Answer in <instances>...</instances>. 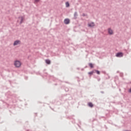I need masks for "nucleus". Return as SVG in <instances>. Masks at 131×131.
<instances>
[{
    "mask_svg": "<svg viewBox=\"0 0 131 131\" xmlns=\"http://www.w3.org/2000/svg\"><path fill=\"white\" fill-rule=\"evenodd\" d=\"M14 66L17 68H19V67H20V66H21V62L19 60H16L14 62Z\"/></svg>",
    "mask_w": 131,
    "mask_h": 131,
    "instance_id": "nucleus-1",
    "label": "nucleus"
},
{
    "mask_svg": "<svg viewBox=\"0 0 131 131\" xmlns=\"http://www.w3.org/2000/svg\"><path fill=\"white\" fill-rule=\"evenodd\" d=\"M30 130H29V129H28V130H27L26 131H30Z\"/></svg>",
    "mask_w": 131,
    "mask_h": 131,
    "instance_id": "nucleus-21",
    "label": "nucleus"
},
{
    "mask_svg": "<svg viewBox=\"0 0 131 131\" xmlns=\"http://www.w3.org/2000/svg\"><path fill=\"white\" fill-rule=\"evenodd\" d=\"M39 2V0H35V3H38Z\"/></svg>",
    "mask_w": 131,
    "mask_h": 131,
    "instance_id": "nucleus-14",
    "label": "nucleus"
},
{
    "mask_svg": "<svg viewBox=\"0 0 131 131\" xmlns=\"http://www.w3.org/2000/svg\"><path fill=\"white\" fill-rule=\"evenodd\" d=\"M95 23L91 22L88 23V27H95Z\"/></svg>",
    "mask_w": 131,
    "mask_h": 131,
    "instance_id": "nucleus-3",
    "label": "nucleus"
},
{
    "mask_svg": "<svg viewBox=\"0 0 131 131\" xmlns=\"http://www.w3.org/2000/svg\"><path fill=\"white\" fill-rule=\"evenodd\" d=\"M116 57H117L118 58H121L122 57H123V53H122V52H118L116 54Z\"/></svg>",
    "mask_w": 131,
    "mask_h": 131,
    "instance_id": "nucleus-2",
    "label": "nucleus"
},
{
    "mask_svg": "<svg viewBox=\"0 0 131 131\" xmlns=\"http://www.w3.org/2000/svg\"><path fill=\"white\" fill-rule=\"evenodd\" d=\"M55 85H57V84H55Z\"/></svg>",
    "mask_w": 131,
    "mask_h": 131,
    "instance_id": "nucleus-22",
    "label": "nucleus"
},
{
    "mask_svg": "<svg viewBox=\"0 0 131 131\" xmlns=\"http://www.w3.org/2000/svg\"><path fill=\"white\" fill-rule=\"evenodd\" d=\"M64 23L66 25L69 24L70 23V20H69L68 18H66L64 20Z\"/></svg>",
    "mask_w": 131,
    "mask_h": 131,
    "instance_id": "nucleus-5",
    "label": "nucleus"
},
{
    "mask_svg": "<svg viewBox=\"0 0 131 131\" xmlns=\"http://www.w3.org/2000/svg\"><path fill=\"white\" fill-rule=\"evenodd\" d=\"M110 35H112V34H113V33H109Z\"/></svg>",
    "mask_w": 131,
    "mask_h": 131,
    "instance_id": "nucleus-17",
    "label": "nucleus"
},
{
    "mask_svg": "<svg viewBox=\"0 0 131 131\" xmlns=\"http://www.w3.org/2000/svg\"><path fill=\"white\" fill-rule=\"evenodd\" d=\"M108 33H113V31L111 29H108Z\"/></svg>",
    "mask_w": 131,
    "mask_h": 131,
    "instance_id": "nucleus-13",
    "label": "nucleus"
},
{
    "mask_svg": "<svg viewBox=\"0 0 131 131\" xmlns=\"http://www.w3.org/2000/svg\"><path fill=\"white\" fill-rule=\"evenodd\" d=\"M66 6L67 8H68V7H70V5L69 4V2H66Z\"/></svg>",
    "mask_w": 131,
    "mask_h": 131,
    "instance_id": "nucleus-12",
    "label": "nucleus"
},
{
    "mask_svg": "<svg viewBox=\"0 0 131 131\" xmlns=\"http://www.w3.org/2000/svg\"><path fill=\"white\" fill-rule=\"evenodd\" d=\"M45 62L48 65H50V64H51V60L50 59H46Z\"/></svg>",
    "mask_w": 131,
    "mask_h": 131,
    "instance_id": "nucleus-9",
    "label": "nucleus"
},
{
    "mask_svg": "<svg viewBox=\"0 0 131 131\" xmlns=\"http://www.w3.org/2000/svg\"><path fill=\"white\" fill-rule=\"evenodd\" d=\"M35 116H37V113H35Z\"/></svg>",
    "mask_w": 131,
    "mask_h": 131,
    "instance_id": "nucleus-20",
    "label": "nucleus"
},
{
    "mask_svg": "<svg viewBox=\"0 0 131 131\" xmlns=\"http://www.w3.org/2000/svg\"><path fill=\"white\" fill-rule=\"evenodd\" d=\"M101 94H104V91H101Z\"/></svg>",
    "mask_w": 131,
    "mask_h": 131,
    "instance_id": "nucleus-16",
    "label": "nucleus"
},
{
    "mask_svg": "<svg viewBox=\"0 0 131 131\" xmlns=\"http://www.w3.org/2000/svg\"><path fill=\"white\" fill-rule=\"evenodd\" d=\"M128 92L131 93V88L128 90Z\"/></svg>",
    "mask_w": 131,
    "mask_h": 131,
    "instance_id": "nucleus-15",
    "label": "nucleus"
},
{
    "mask_svg": "<svg viewBox=\"0 0 131 131\" xmlns=\"http://www.w3.org/2000/svg\"><path fill=\"white\" fill-rule=\"evenodd\" d=\"M23 20H24V17L22 16L19 17L18 21L20 22V23H22Z\"/></svg>",
    "mask_w": 131,
    "mask_h": 131,
    "instance_id": "nucleus-6",
    "label": "nucleus"
},
{
    "mask_svg": "<svg viewBox=\"0 0 131 131\" xmlns=\"http://www.w3.org/2000/svg\"><path fill=\"white\" fill-rule=\"evenodd\" d=\"M124 131H131V130H124Z\"/></svg>",
    "mask_w": 131,
    "mask_h": 131,
    "instance_id": "nucleus-18",
    "label": "nucleus"
},
{
    "mask_svg": "<svg viewBox=\"0 0 131 131\" xmlns=\"http://www.w3.org/2000/svg\"><path fill=\"white\" fill-rule=\"evenodd\" d=\"M88 105L90 108H93V107H94V104L92 102H89Z\"/></svg>",
    "mask_w": 131,
    "mask_h": 131,
    "instance_id": "nucleus-8",
    "label": "nucleus"
},
{
    "mask_svg": "<svg viewBox=\"0 0 131 131\" xmlns=\"http://www.w3.org/2000/svg\"><path fill=\"white\" fill-rule=\"evenodd\" d=\"M94 73H95V71L94 70L91 72H88V74L89 75L90 77L92 76L93 74H94Z\"/></svg>",
    "mask_w": 131,
    "mask_h": 131,
    "instance_id": "nucleus-7",
    "label": "nucleus"
},
{
    "mask_svg": "<svg viewBox=\"0 0 131 131\" xmlns=\"http://www.w3.org/2000/svg\"><path fill=\"white\" fill-rule=\"evenodd\" d=\"M20 42H21V41H20L19 40H16L14 42L13 46H15L18 45H20Z\"/></svg>",
    "mask_w": 131,
    "mask_h": 131,
    "instance_id": "nucleus-4",
    "label": "nucleus"
},
{
    "mask_svg": "<svg viewBox=\"0 0 131 131\" xmlns=\"http://www.w3.org/2000/svg\"><path fill=\"white\" fill-rule=\"evenodd\" d=\"M94 71L97 73V74L100 75L101 72L99 70H94Z\"/></svg>",
    "mask_w": 131,
    "mask_h": 131,
    "instance_id": "nucleus-10",
    "label": "nucleus"
},
{
    "mask_svg": "<svg viewBox=\"0 0 131 131\" xmlns=\"http://www.w3.org/2000/svg\"><path fill=\"white\" fill-rule=\"evenodd\" d=\"M89 66L90 67V68H94V64L92 63H89Z\"/></svg>",
    "mask_w": 131,
    "mask_h": 131,
    "instance_id": "nucleus-11",
    "label": "nucleus"
},
{
    "mask_svg": "<svg viewBox=\"0 0 131 131\" xmlns=\"http://www.w3.org/2000/svg\"><path fill=\"white\" fill-rule=\"evenodd\" d=\"M98 81H100V80H101V79L99 78L98 79Z\"/></svg>",
    "mask_w": 131,
    "mask_h": 131,
    "instance_id": "nucleus-19",
    "label": "nucleus"
}]
</instances>
